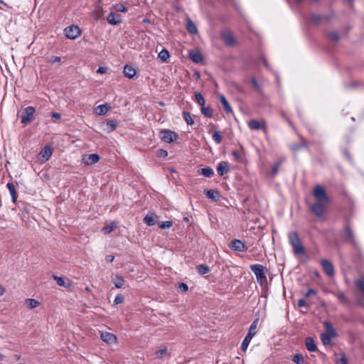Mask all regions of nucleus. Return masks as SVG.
Returning <instances> with one entry per match:
<instances>
[{
	"label": "nucleus",
	"mask_w": 364,
	"mask_h": 364,
	"mask_svg": "<svg viewBox=\"0 0 364 364\" xmlns=\"http://www.w3.org/2000/svg\"><path fill=\"white\" fill-rule=\"evenodd\" d=\"M289 240L293 247L295 255H304L305 250L303 247L299 235L296 232H291L289 234Z\"/></svg>",
	"instance_id": "nucleus-1"
},
{
	"label": "nucleus",
	"mask_w": 364,
	"mask_h": 364,
	"mask_svg": "<svg viewBox=\"0 0 364 364\" xmlns=\"http://www.w3.org/2000/svg\"><path fill=\"white\" fill-rule=\"evenodd\" d=\"M251 271L255 274L258 282L262 284L267 281L266 273L267 269L262 264H255L250 266Z\"/></svg>",
	"instance_id": "nucleus-2"
},
{
	"label": "nucleus",
	"mask_w": 364,
	"mask_h": 364,
	"mask_svg": "<svg viewBox=\"0 0 364 364\" xmlns=\"http://www.w3.org/2000/svg\"><path fill=\"white\" fill-rule=\"evenodd\" d=\"M313 195L316 201L328 203V198L323 186L320 185L316 186L314 188Z\"/></svg>",
	"instance_id": "nucleus-3"
},
{
	"label": "nucleus",
	"mask_w": 364,
	"mask_h": 364,
	"mask_svg": "<svg viewBox=\"0 0 364 364\" xmlns=\"http://www.w3.org/2000/svg\"><path fill=\"white\" fill-rule=\"evenodd\" d=\"M36 112V109L32 106L26 107L21 114V124L26 125L30 123Z\"/></svg>",
	"instance_id": "nucleus-4"
},
{
	"label": "nucleus",
	"mask_w": 364,
	"mask_h": 364,
	"mask_svg": "<svg viewBox=\"0 0 364 364\" xmlns=\"http://www.w3.org/2000/svg\"><path fill=\"white\" fill-rule=\"evenodd\" d=\"M64 33L68 38L75 39L80 36L81 31L77 26L72 25L64 29Z\"/></svg>",
	"instance_id": "nucleus-5"
},
{
	"label": "nucleus",
	"mask_w": 364,
	"mask_h": 364,
	"mask_svg": "<svg viewBox=\"0 0 364 364\" xmlns=\"http://www.w3.org/2000/svg\"><path fill=\"white\" fill-rule=\"evenodd\" d=\"M229 247L235 252H245L247 250V247L245 242L238 239L232 240L229 244Z\"/></svg>",
	"instance_id": "nucleus-6"
},
{
	"label": "nucleus",
	"mask_w": 364,
	"mask_h": 364,
	"mask_svg": "<svg viewBox=\"0 0 364 364\" xmlns=\"http://www.w3.org/2000/svg\"><path fill=\"white\" fill-rule=\"evenodd\" d=\"M328 203L316 201L315 203L311 205V212L318 217H321L323 215L325 206Z\"/></svg>",
	"instance_id": "nucleus-7"
},
{
	"label": "nucleus",
	"mask_w": 364,
	"mask_h": 364,
	"mask_svg": "<svg viewBox=\"0 0 364 364\" xmlns=\"http://www.w3.org/2000/svg\"><path fill=\"white\" fill-rule=\"evenodd\" d=\"M356 288L362 292L361 296H357V303L358 305L364 308V281L363 279H358L355 282Z\"/></svg>",
	"instance_id": "nucleus-8"
},
{
	"label": "nucleus",
	"mask_w": 364,
	"mask_h": 364,
	"mask_svg": "<svg viewBox=\"0 0 364 364\" xmlns=\"http://www.w3.org/2000/svg\"><path fill=\"white\" fill-rule=\"evenodd\" d=\"M343 237V239L345 240V241L350 243L351 245H353L354 246L356 245L354 233H353V230H351V228L348 225H346L345 227Z\"/></svg>",
	"instance_id": "nucleus-9"
},
{
	"label": "nucleus",
	"mask_w": 364,
	"mask_h": 364,
	"mask_svg": "<svg viewBox=\"0 0 364 364\" xmlns=\"http://www.w3.org/2000/svg\"><path fill=\"white\" fill-rule=\"evenodd\" d=\"M321 265L322 266V268L325 273L328 277H333L334 275V267L333 264L328 261V259H322L321 261Z\"/></svg>",
	"instance_id": "nucleus-10"
},
{
	"label": "nucleus",
	"mask_w": 364,
	"mask_h": 364,
	"mask_svg": "<svg viewBox=\"0 0 364 364\" xmlns=\"http://www.w3.org/2000/svg\"><path fill=\"white\" fill-rule=\"evenodd\" d=\"M162 139L166 143H171L176 141L178 138V134L171 130H164L162 132Z\"/></svg>",
	"instance_id": "nucleus-11"
},
{
	"label": "nucleus",
	"mask_w": 364,
	"mask_h": 364,
	"mask_svg": "<svg viewBox=\"0 0 364 364\" xmlns=\"http://www.w3.org/2000/svg\"><path fill=\"white\" fill-rule=\"evenodd\" d=\"M248 127L250 129H252V130H259V129L266 130L267 124H266L265 121H262L259 122L256 119H252V120L249 121Z\"/></svg>",
	"instance_id": "nucleus-12"
},
{
	"label": "nucleus",
	"mask_w": 364,
	"mask_h": 364,
	"mask_svg": "<svg viewBox=\"0 0 364 364\" xmlns=\"http://www.w3.org/2000/svg\"><path fill=\"white\" fill-rule=\"evenodd\" d=\"M100 157L97 154H91L88 155H84L82 157V161L86 165H92L97 163Z\"/></svg>",
	"instance_id": "nucleus-13"
},
{
	"label": "nucleus",
	"mask_w": 364,
	"mask_h": 364,
	"mask_svg": "<svg viewBox=\"0 0 364 364\" xmlns=\"http://www.w3.org/2000/svg\"><path fill=\"white\" fill-rule=\"evenodd\" d=\"M100 338L104 342L108 344L116 343L117 341V336L114 334L106 331L101 332Z\"/></svg>",
	"instance_id": "nucleus-14"
},
{
	"label": "nucleus",
	"mask_w": 364,
	"mask_h": 364,
	"mask_svg": "<svg viewBox=\"0 0 364 364\" xmlns=\"http://www.w3.org/2000/svg\"><path fill=\"white\" fill-rule=\"evenodd\" d=\"M221 36L225 43L227 46H232L235 43V40L234 36L232 35L230 32L228 31H224L221 33Z\"/></svg>",
	"instance_id": "nucleus-15"
},
{
	"label": "nucleus",
	"mask_w": 364,
	"mask_h": 364,
	"mask_svg": "<svg viewBox=\"0 0 364 364\" xmlns=\"http://www.w3.org/2000/svg\"><path fill=\"white\" fill-rule=\"evenodd\" d=\"M53 150L49 146H45L38 154L40 158L43 159V161H47L51 156Z\"/></svg>",
	"instance_id": "nucleus-16"
},
{
	"label": "nucleus",
	"mask_w": 364,
	"mask_h": 364,
	"mask_svg": "<svg viewBox=\"0 0 364 364\" xmlns=\"http://www.w3.org/2000/svg\"><path fill=\"white\" fill-rule=\"evenodd\" d=\"M108 23L111 25H118L122 22V17L119 14L111 12L107 17Z\"/></svg>",
	"instance_id": "nucleus-17"
},
{
	"label": "nucleus",
	"mask_w": 364,
	"mask_h": 364,
	"mask_svg": "<svg viewBox=\"0 0 364 364\" xmlns=\"http://www.w3.org/2000/svg\"><path fill=\"white\" fill-rule=\"evenodd\" d=\"M218 173L222 176L229 171V164L227 161H221L217 165Z\"/></svg>",
	"instance_id": "nucleus-18"
},
{
	"label": "nucleus",
	"mask_w": 364,
	"mask_h": 364,
	"mask_svg": "<svg viewBox=\"0 0 364 364\" xmlns=\"http://www.w3.org/2000/svg\"><path fill=\"white\" fill-rule=\"evenodd\" d=\"M331 294H333L341 304H345V305L350 304V301L347 298V296L344 292H343V291H332Z\"/></svg>",
	"instance_id": "nucleus-19"
},
{
	"label": "nucleus",
	"mask_w": 364,
	"mask_h": 364,
	"mask_svg": "<svg viewBox=\"0 0 364 364\" xmlns=\"http://www.w3.org/2000/svg\"><path fill=\"white\" fill-rule=\"evenodd\" d=\"M205 194L207 196L208 198L211 199L212 200L217 202L220 200V194L218 191L213 190V189H209L205 191Z\"/></svg>",
	"instance_id": "nucleus-20"
},
{
	"label": "nucleus",
	"mask_w": 364,
	"mask_h": 364,
	"mask_svg": "<svg viewBox=\"0 0 364 364\" xmlns=\"http://www.w3.org/2000/svg\"><path fill=\"white\" fill-rule=\"evenodd\" d=\"M305 345L307 350L310 352H316L317 350L316 344L311 337L306 338Z\"/></svg>",
	"instance_id": "nucleus-21"
},
{
	"label": "nucleus",
	"mask_w": 364,
	"mask_h": 364,
	"mask_svg": "<svg viewBox=\"0 0 364 364\" xmlns=\"http://www.w3.org/2000/svg\"><path fill=\"white\" fill-rule=\"evenodd\" d=\"M110 106L107 103L100 105L95 109V113L97 115H104L108 112Z\"/></svg>",
	"instance_id": "nucleus-22"
},
{
	"label": "nucleus",
	"mask_w": 364,
	"mask_h": 364,
	"mask_svg": "<svg viewBox=\"0 0 364 364\" xmlns=\"http://www.w3.org/2000/svg\"><path fill=\"white\" fill-rule=\"evenodd\" d=\"M220 102L223 106L224 111L226 113H232V107L230 105L228 101L227 100V99L225 98V97L224 95L220 96Z\"/></svg>",
	"instance_id": "nucleus-23"
},
{
	"label": "nucleus",
	"mask_w": 364,
	"mask_h": 364,
	"mask_svg": "<svg viewBox=\"0 0 364 364\" xmlns=\"http://www.w3.org/2000/svg\"><path fill=\"white\" fill-rule=\"evenodd\" d=\"M323 325H324V326L326 328V332L325 333L326 334H328L330 336H332L333 338H336L337 336V333H336L335 328H333V326H332V324L330 322L325 321L323 323Z\"/></svg>",
	"instance_id": "nucleus-24"
},
{
	"label": "nucleus",
	"mask_w": 364,
	"mask_h": 364,
	"mask_svg": "<svg viewBox=\"0 0 364 364\" xmlns=\"http://www.w3.org/2000/svg\"><path fill=\"white\" fill-rule=\"evenodd\" d=\"M259 319L257 318L251 323L248 333L247 334V336H249L250 338H252L257 333V328L258 324Z\"/></svg>",
	"instance_id": "nucleus-25"
},
{
	"label": "nucleus",
	"mask_w": 364,
	"mask_h": 364,
	"mask_svg": "<svg viewBox=\"0 0 364 364\" xmlns=\"http://www.w3.org/2000/svg\"><path fill=\"white\" fill-rule=\"evenodd\" d=\"M189 58L193 62L196 63H200L203 60V56L198 51H191L189 53Z\"/></svg>",
	"instance_id": "nucleus-26"
},
{
	"label": "nucleus",
	"mask_w": 364,
	"mask_h": 364,
	"mask_svg": "<svg viewBox=\"0 0 364 364\" xmlns=\"http://www.w3.org/2000/svg\"><path fill=\"white\" fill-rule=\"evenodd\" d=\"M123 73L127 77L132 79L136 75V70L132 66L126 65L124 68Z\"/></svg>",
	"instance_id": "nucleus-27"
},
{
	"label": "nucleus",
	"mask_w": 364,
	"mask_h": 364,
	"mask_svg": "<svg viewBox=\"0 0 364 364\" xmlns=\"http://www.w3.org/2000/svg\"><path fill=\"white\" fill-rule=\"evenodd\" d=\"M306 146V141L304 138H301V142L299 144H294L290 145V149L292 151L296 152Z\"/></svg>",
	"instance_id": "nucleus-28"
},
{
	"label": "nucleus",
	"mask_w": 364,
	"mask_h": 364,
	"mask_svg": "<svg viewBox=\"0 0 364 364\" xmlns=\"http://www.w3.org/2000/svg\"><path fill=\"white\" fill-rule=\"evenodd\" d=\"M6 187L9 189V193L11 194L12 202L15 203L17 200V194H16L15 186L11 183H8L6 184Z\"/></svg>",
	"instance_id": "nucleus-29"
},
{
	"label": "nucleus",
	"mask_w": 364,
	"mask_h": 364,
	"mask_svg": "<svg viewBox=\"0 0 364 364\" xmlns=\"http://www.w3.org/2000/svg\"><path fill=\"white\" fill-rule=\"evenodd\" d=\"M117 228V224L115 222H112L109 224L103 227L102 231L104 234H109Z\"/></svg>",
	"instance_id": "nucleus-30"
},
{
	"label": "nucleus",
	"mask_w": 364,
	"mask_h": 364,
	"mask_svg": "<svg viewBox=\"0 0 364 364\" xmlns=\"http://www.w3.org/2000/svg\"><path fill=\"white\" fill-rule=\"evenodd\" d=\"M154 215L153 213H148L144 218V222L149 226H153L155 224Z\"/></svg>",
	"instance_id": "nucleus-31"
},
{
	"label": "nucleus",
	"mask_w": 364,
	"mask_h": 364,
	"mask_svg": "<svg viewBox=\"0 0 364 364\" xmlns=\"http://www.w3.org/2000/svg\"><path fill=\"white\" fill-rule=\"evenodd\" d=\"M124 284V280L122 276L116 275L115 280L114 281V284L116 288H121Z\"/></svg>",
	"instance_id": "nucleus-32"
},
{
	"label": "nucleus",
	"mask_w": 364,
	"mask_h": 364,
	"mask_svg": "<svg viewBox=\"0 0 364 364\" xmlns=\"http://www.w3.org/2000/svg\"><path fill=\"white\" fill-rule=\"evenodd\" d=\"M200 174L205 177H211L214 174V171L211 168L205 167L201 168Z\"/></svg>",
	"instance_id": "nucleus-33"
},
{
	"label": "nucleus",
	"mask_w": 364,
	"mask_h": 364,
	"mask_svg": "<svg viewBox=\"0 0 364 364\" xmlns=\"http://www.w3.org/2000/svg\"><path fill=\"white\" fill-rule=\"evenodd\" d=\"M198 272L201 274H205L210 272V268L205 264H199L197 266Z\"/></svg>",
	"instance_id": "nucleus-34"
},
{
	"label": "nucleus",
	"mask_w": 364,
	"mask_h": 364,
	"mask_svg": "<svg viewBox=\"0 0 364 364\" xmlns=\"http://www.w3.org/2000/svg\"><path fill=\"white\" fill-rule=\"evenodd\" d=\"M201 112L203 115H205L207 117H213V110L210 107H201Z\"/></svg>",
	"instance_id": "nucleus-35"
},
{
	"label": "nucleus",
	"mask_w": 364,
	"mask_h": 364,
	"mask_svg": "<svg viewBox=\"0 0 364 364\" xmlns=\"http://www.w3.org/2000/svg\"><path fill=\"white\" fill-rule=\"evenodd\" d=\"M183 117L188 125H193L194 124V120L193 119L190 112H183Z\"/></svg>",
	"instance_id": "nucleus-36"
},
{
	"label": "nucleus",
	"mask_w": 364,
	"mask_h": 364,
	"mask_svg": "<svg viewBox=\"0 0 364 364\" xmlns=\"http://www.w3.org/2000/svg\"><path fill=\"white\" fill-rule=\"evenodd\" d=\"M331 338H333V337L330 336L328 334H326L325 333H321V339L323 345L327 346L331 343Z\"/></svg>",
	"instance_id": "nucleus-37"
},
{
	"label": "nucleus",
	"mask_w": 364,
	"mask_h": 364,
	"mask_svg": "<svg viewBox=\"0 0 364 364\" xmlns=\"http://www.w3.org/2000/svg\"><path fill=\"white\" fill-rule=\"evenodd\" d=\"M195 100L200 106H204L205 101L203 95L200 92L195 94Z\"/></svg>",
	"instance_id": "nucleus-38"
},
{
	"label": "nucleus",
	"mask_w": 364,
	"mask_h": 364,
	"mask_svg": "<svg viewBox=\"0 0 364 364\" xmlns=\"http://www.w3.org/2000/svg\"><path fill=\"white\" fill-rule=\"evenodd\" d=\"M26 303L28 304L30 309H34L40 305L38 301L34 299H27Z\"/></svg>",
	"instance_id": "nucleus-39"
},
{
	"label": "nucleus",
	"mask_w": 364,
	"mask_h": 364,
	"mask_svg": "<svg viewBox=\"0 0 364 364\" xmlns=\"http://www.w3.org/2000/svg\"><path fill=\"white\" fill-rule=\"evenodd\" d=\"M252 338H250L249 336H245L244 340L242 341V344H241V350L244 352H245L247 349V347L251 341Z\"/></svg>",
	"instance_id": "nucleus-40"
},
{
	"label": "nucleus",
	"mask_w": 364,
	"mask_h": 364,
	"mask_svg": "<svg viewBox=\"0 0 364 364\" xmlns=\"http://www.w3.org/2000/svg\"><path fill=\"white\" fill-rule=\"evenodd\" d=\"M250 80L254 89L259 93L262 94V90L260 85L258 84L257 79L255 77H252Z\"/></svg>",
	"instance_id": "nucleus-41"
},
{
	"label": "nucleus",
	"mask_w": 364,
	"mask_h": 364,
	"mask_svg": "<svg viewBox=\"0 0 364 364\" xmlns=\"http://www.w3.org/2000/svg\"><path fill=\"white\" fill-rule=\"evenodd\" d=\"M159 58L163 62H166L167 59L169 58V53L167 50L163 49L159 53Z\"/></svg>",
	"instance_id": "nucleus-42"
},
{
	"label": "nucleus",
	"mask_w": 364,
	"mask_h": 364,
	"mask_svg": "<svg viewBox=\"0 0 364 364\" xmlns=\"http://www.w3.org/2000/svg\"><path fill=\"white\" fill-rule=\"evenodd\" d=\"M186 28L189 33L192 34H194L197 32L196 26L191 21H188Z\"/></svg>",
	"instance_id": "nucleus-43"
},
{
	"label": "nucleus",
	"mask_w": 364,
	"mask_h": 364,
	"mask_svg": "<svg viewBox=\"0 0 364 364\" xmlns=\"http://www.w3.org/2000/svg\"><path fill=\"white\" fill-rule=\"evenodd\" d=\"M281 161H277L272 166V171L270 173L272 177H274L278 173L279 169L281 166Z\"/></svg>",
	"instance_id": "nucleus-44"
},
{
	"label": "nucleus",
	"mask_w": 364,
	"mask_h": 364,
	"mask_svg": "<svg viewBox=\"0 0 364 364\" xmlns=\"http://www.w3.org/2000/svg\"><path fill=\"white\" fill-rule=\"evenodd\" d=\"M53 279L56 281L57 284L60 287H67V284L65 281V278L62 277L53 276Z\"/></svg>",
	"instance_id": "nucleus-45"
},
{
	"label": "nucleus",
	"mask_w": 364,
	"mask_h": 364,
	"mask_svg": "<svg viewBox=\"0 0 364 364\" xmlns=\"http://www.w3.org/2000/svg\"><path fill=\"white\" fill-rule=\"evenodd\" d=\"M292 360L296 364H304V357L301 354L294 355Z\"/></svg>",
	"instance_id": "nucleus-46"
},
{
	"label": "nucleus",
	"mask_w": 364,
	"mask_h": 364,
	"mask_svg": "<svg viewBox=\"0 0 364 364\" xmlns=\"http://www.w3.org/2000/svg\"><path fill=\"white\" fill-rule=\"evenodd\" d=\"M328 37L332 41L336 42L339 40L340 36L338 33L336 31H331L328 33Z\"/></svg>",
	"instance_id": "nucleus-47"
},
{
	"label": "nucleus",
	"mask_w": 364,
	"mask_h": 364,
	"mask_svg": "<svg viewBox=\"0 0 364 364\" xmlns=\"http://www.w3.org/2000/svg\"><path fill=\"white\" fill-rule=\"evenodd\" d=\"M213 139L215 141V142L216 144H218L221 143V141L223 140V137L218 132L215 131L213 134Z\"/></svg>",
	"instance_id": "nucleus-48"
},
{
	"label": "nucleus",
	"mask_w": 364,
	"mask_h": 364,
	"mask_svg": "<svg viewBox=\"0 0 364 364\" xmlns=\"http://www.w3.org/2000/svg\"><path fill=\"white\" fill-rule=\"evenodd\" d=\"M232 155L236 161H237V162L242 161V159H243L242 156L237 151H235V150L232 151Z\"/></svg>",
	"instance_id": "nucleus-49"
},
{
	"label": "nucleus",
	"mask_w": 364,
	"mask_h": 364,
	"mask_svg": "<svg viewBox=\"0 0 364 364\" xmlns=\"http://www.w3.org/2000/svg\"><path fill=\"white\" fill-rule=\"evenodd\" d=\"M166 353H167V348L164 347L163 348H161L156 352V358H161L166 354Z\"/></svg>",
	"instance_id": "nucleus-50"
},
{
	"label": "nucleus",
	"mask_w": 364,
	"mask_h": 364,
	"mask_svg": "<svg viewBox=\"0 0 364 364\" xmlns=\"http://www.w3.org/2000/svg\"><path fill=\"white\" fill-rule=\"evenodd\" d=\"M107 125L109 128V131L112 132L117 128V123L115 120H109L107 122Z\"/></svg>",
	"instance_id": "nucleus-51"
},
{
	"label": "nucleus",
	"mask_w": 364,
	"mask_h": 364,
	"mask_svg": "<svg viewBox=\"0 0 364 364\" xmlns=\"http://www.w3.org/2000/svg\"><path fill=\"white\" fill-rule=\"evenodd\" d=\"M177 289L182 292H186L188 289V287L186 283L181 282L178 284Z\"/></svg>",
	"instance_id": "nucleus-52"
},
{
	"label": "nucleus",
	"mask_w": 364,
	"mask_h": 364,
	"mask_svg": "<svg viewBox=\"0 0 364 364\" xmlns=\"http://www.w3.org/2000/svg\"><path fill=\"white\" fill-rule=\"evenodd\" d=\"M336 364H348V360L344 353L341 354V358L336 361Z\"/></svg>",
	"instance_id": "nucleus-53"
},
{
	"label": "nucleus",
	"mask_w": 364,
	"mask_h": 364,
	"mask_svg": "<svg viewBox=\"0 0 364 364\" xmlns=\"http://www.w3.org/2000/svg\"><path fill=\"white\" fill-rule=\"evenodd\" d=\"M114 9L118 12H126L127 8L122 4H117L114 6Z\"/></svg>",
	"instance_id": "nucleus-54"
},
{
	"label": "nucleus",
	"mask_w": 364,
	"mask_h": 364,
	"mask_svg": "<svg viewBox=\"0 0 364 364\" xmlns=\"http://www.w3.org/2000/svg\"><path fill=\"white\" fill-rule=\"evenodd\" d=\"M298 306L299 307H304V306H306V307H310L311 304H308L305 299H300L298 300Z\"/></svg>",
	"instance_id": "nucleus-55"
},
{
	"label": "nucleus",
	"mask_w": 364,
	"mask_h": 364,
	"mask_svg": "<svg viewBox=\"0 0 364 364\" xmlns=\"http://www.w3.org/2000/svg\"><path fill=\"white\" fill-rule=\"evenodd\" d=\"M172 222L171 221H164L161 223V224L159 225V227L161 229H167L170 228L172 226Z\"/></svg>",
	"instance_id": "nucleus-56"
},
{
	"label": "nucleus",
	"mask_w": 364,
	"mask_h": 364,
	"mask_svg": "<svg viewBox=\"0 0 364 364\" xmlns=\"http://www.w3.org/2000/svg\"><path fill=\"white\" fill-rule=\"evenodd\" d=\"M123 301H124V296H122L121 294L117 295L114 300V303L116 305L122 304V303H123Z\"/></svg>",
	"instance_id": "nucleus-57"
},
{
	"label": "nucleus",
	"mask_w": 364,
	"mask_h": 364,
	"mask_svg": "<svg viewBox=\"0 0 364 364\" xmlns=\"http://www.w3.org/2000/svg\"><path fill=\"white\" fill-rule=\"evenodd\" d=\"M321 20V16L318 15H312L311 17V21L314 23H318Z\"/></svg>",
	"instance_id": "nucleus-58"
},
{
	"label": "nucleus",
	"mask_w": 364,
	"mask_h": 364,
	"mask_svg": "<svg viewBox=\"0 0 364 364\" xmlns=\"http://www.w3.org/2000/svg\"><path fill=\"white\" fill-rule=\"evenodd\" d=\"M60 60H61V59L58 56H51L49 58L48 62H50L51 63H60Z\"/></svg>",
	"instance_id": "nucleus-59"
},
{
	"label": "nucleus",
	"mask_w": 364,
	"mask_h": 364,
	"mask_svg": "<svg viewBox=\"0 0 364 364\" xmlns=\"http://www.w3.org/2000/svg\"><path fill=\"white\" fill-rule=\"evenodd\" d=\"M317 291L315 289H309L305 294V297H309L312 295L316 294Z\"/></svg>",
	"instance_id": "nucleus-60"
},
{
	"label": "nucleus",
	"mask_w": 364,
	"mask_h": 364,
	"mask_svg": "<svg viewBox=\"0 0 364 364\" xmlns=\"http://www.w3.org/2000/svg\"><path fill=\"white\" fill-rule=\"evenodd\" d=\"M168 156V151L164 149H159L158 151V156L166 158Z\"/></svg>",
	"instance_id": "nucleus-61"
},
{
	"label": "nucleus",
	"mask_w": 364,
	"mask_h": 364,
	"mask_svg": "<svg viewBox=\"0 0 364 364\" xmlns=\"http://www.w3.org/2000/svg\"><path fill=\"white\" fill-rule=\"evenodd\" d=\"M52 117L53 118H55V119H60L61 118V115L60 113H58V112H53L52 113Z\"/></svg>",
	"instance_id": "nucleus-62"
},
{
	"label": "nucleus",
	"mask_w": 364,
	"mask_h": 364,
	"mask_svg": "<svg viewBox=\"0 0 364 364\" xmlns=\"http://www.w3.org/2000/svg\"><path fill=\"white\" fill-rule=\"evenodd\" d=\"M114 257L112 255H108L106 257L107 261H108L109 262H112L114 261Z\"/></svg>",
	"instance_id": "nucleus-63"
},
{
	"label": "nucleus",
	"mask_w": 364,
	"mask_h": 364,
	"mask_svg": "<svg viewBox=\"0 0 364 364\" xmlns=\"http://www.w3.org/2000/svg\"><path fill=\"white\" fill-rule=\"evenodd\" d=\"M105 72H106L105 68L100 67L97 70V73H105Z\"/></svg>",
	"instance_id": "nucleus-64"
}]
</instances>
